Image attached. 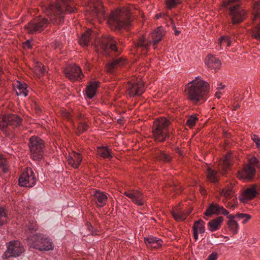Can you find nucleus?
Here are the masks:
<instances>
[{"instance_id": "nucleus-1", "label": "nucleus", "mask_w": 260, "mask_h": 260, "mask_svg": "<svg viewBox=\"0 0 260 260\" xmlns=\"http://www.w3.org/2000/svg\"><path fill=\"white\" fill-rule=\"evenodd\" d=\"M130 11L127 8H123L112 12L108 20L109 25L113 29L128 26L131 22Z\"/></svg>"}, {"instance_id": "nucleus-2", "label": "nucleus", "mask_w": 260, "mask_h": 260, "mask_svg": "<svg viewBox=\"0 0 260 260\" xmlns=\"http://www.w3.org/2000/svg\"><path fill=\"white\" fill-rule=\"evenodd\" d=\"M208 89V83L199 77H197L188 84L186 92L191 100L198 102L202 98Z\"/></svg>"}, {"instance_id": "nucleus-3", "label": "nucleus", "mask_w": 260, "mask_h": 260, "mask_svg": "<svg viewBox=\"0 0 260 260\" xmlns=\"http://www.w3.org/2000/svg\"><path fill=\"white\" fill-rule=\"evenodd\" d=\"M165 34L166 31L162 27H158L149 35L147 39L144 37L141 38L136 47L138 50L141 49L145 52L149 50L151 45L155 49Z\"/></svg>"}, {"instance_id": "nucleus-4", "label": "nucleus", "mask_w": 260, "mask_h": 260, "mask_svg": "<svg viewBox=\"0 0 260 260\" xmlns=\"http://www.w3.org/2000/svg\"><path fill=\"white\" fill-rule=\"evenodd\" d=\"M64 11L69 13L74 11L72 0H58L55 6H49L47 14L49 17L50 21L54 23L56 15H62Z\"/></svg>"}, {"instance_id": "nucleus-5", "label": "nucleus", "mask_w": 260, "mask_h": 260, "mask_svg": "<svg viewBox=\"0 0 260 260\" xmlns=\"http://www.w3.org/2000/svg\"><path fill=\"white\" fill-rule=\"evenodd\" d=\"M30 247L40 251H49L53 249L52 240L42 234H36L28 238Z\"/></svg>"}, {"instance_id": "nucleus-6", "label": "nucleus", "mask_w": 260, "mask_h": 260, "mask_svg": "<svg viewBox=\"0 0 260 260\" xmlns=\"http://www.w3.org/2000/svg\"><path fill=\"white\" fill-rule=\"evenodd\" d=\"M169 121L164 117H161L154 121L152 133L155 141L162 142L169 136Z\"/></svg>"}, {"instance_id": "nucleus-7", "label": "nucleus", "mask_w": 260, "mask_h": 260, "mask_svg": "<svg viewBox=\"0 0 260 260\" xmlns=\"http://www.w3.org/2000/svg\"><path fill=\"white\" fill-rule=\"evenodd\" d=\"M224 7H229L230 15L233 24L241 22L244 19L245 12L239 5V0H224Z\"/></svg>"}, {"instance_id": "nucleus-8", "label": "nucleus", "mask_w": 260, "mask_h": 260, "mask_svg": "<svg viewBox=\"0 0 260 260\" xmlns=\"http://www.w3.org/2000/svg\"><path fill=\"white\" fill-rule=\"evenodd\" d=\"M29 148L34 160H39L43 158L44 144L41 138L36 136L31 137L29 139Z\"/></svg>"}, {"instance_id": "nucleus-9", "label": "nucleus", "mask_w": 260, "mask_h": 260, "mask_svg": "<svg viewBox=\"0 0 260 260\" xmlns=\"http://www.w3.org/2000/svg\"><path fill=\"white\" fill-rule=\"evenodd\" d=\"M21 118L15 114L5 115L0 118V128L6 131L11 129L20 125Z\"/></svg>"}, {"instance_id": "nucleus-10", "label": "nucleus", "mask_w": 260, "mask_h": 260, "mask_svg": "<svg viewBox=\"0 0 260 260\" xmlns=\"http://www.w3.org/2000/svg\"><path fill=\"white\" fill-rule=\"evenodd\" d=\"M89 5L91 12H88L86 14L89 21H91L93 18L101 19L104 17L105 12L100 0H90Z\"/></svg>"}, {"instance_id": "nucleus-11", "label": "nucleus", "mask_w": 260, "mask_h": 260, "mask_svg": "<svg viewBox=\"0 0 260 260\" xmlns=\"http://www.w3.org/2000/svg\"><path fill=\"white\" fill-rule=\"evenodd\" d=\"M48 24L47 19L43 17L38 18L30 22L25 26V28L29 34H36L41 32Z\"/></svg>"}, {"instance_id": "nucleus-12", "label": "nucleus", "mask_w": 260, "mask_h": 260, "mask_svg": "<svg viewBox=\"0 0 260 260\" xmlns=\"http://www.w3.org/2000/svg\"><path fill=\"white\" fill-rule=\"evenodd\" d=\"M24 251V249L19 241H11L3 257L7 258L10 257H17L20 255Z\"/></svg>"}, {"instance_id": "nucleus-13", "label": "nucleus", "mask_w": 260, "mask_h": 260, "mask_svg": "<svg viewBox=\"0 0 260 260\" xmlns=\"http://www.w3.org/2000/svg\"><path fill=\"white\" fill-rule=\"evenodd\" d=\"M36 182V178L32 169L27 168L19 178V184L21 186L32 187Z\"/></svg>"}, {"instance_id": "nucleus-14", "label": "nucleus", "mask_w": 260, "mask_h": 260, "mask_svg": "<svg viewBox=\"0 0 260 260\" xmlns=\"http://www.w3.org/2000/svg\"><path fill=\"white\" fill-rule=\"evenodd\" d=\"M64 73L66 77L72 81H78L83 76L80 67L76 64L67 67L64 70Z\"/></svg>"}, {"instance_id": "nucleus-15", "label": "nucleus", "mask_w": 260, "mask_h": 260, "mask_svg": "<svg viewBox=\"0 0 260 260\" xmlns=\"http://www.w3.org/2000/svg\"><path fill=\"white\" fill-rule=\"evenodd\" d=\"M99 43L101 48L105 52L109 49L114 51H118L117 41L110 35L103 37Z\"/></svg>"}, {"instance_id": "nucleus-16", "label": "nucleus", "mask_w": 260, "mask_h": 260, "mask_svg": "<svg viewBox=\"0 0 260 260\" xmlns=\"http://www.w3.org/2000/svg\"><path fill=\"white\" fill-rule=\"evenodd\" d=\"M127 91L131 96L141 95L144 91V83L141 79H139L136 82L129 83Z\"/></svg>"}, {"instance_id": "nucleus-17", "label": "nucleus", "mask_w": 260, "mask_h": 260, "mask_svg": "<svg viewBox=\"0 0 260 260\" xmlns=\"http://www.w3.org/2000/svg\"><path fill=\"white\" fill-rule=\"evenodd\" d=\"M123 194L138 206H142L145 203L143 193L139 190H133L124 191Z\"/></svg>"}, {"instance_id": "nucleus-18", "label": "nucleus", "mask_w": 260, "mask_h": 260, "mask_svg": "<svg viewBox=\"0 0 260 260\" xmlns=\"http://www.w3.org/2000/svg\"><path fill=\"white\" fill-rule=\"evenodd\" d=\"M257 194L256 186L253 185L246 188L240 197V200L243 202H246L248 200L253 199Z\"/></svg>"}, {"instance_id": "nucleus-19", "label": "nucleus", "mask_w": 260, "mask_h": 260, "mask_svg": "<svg viewBox=\"0 0 260 260\" xmlns=\"http://www.w3.org/2000/svg\"><path fill=\"white\" fill-rule=\"evenodd\" d=\"M67 158L69 165L76 169L79 168L82 160L81 154L74 151L70 154Z\"/></svg>"}, {"instance_id": "nucleus-20", "label": "nucleus", "mask_w": 260, "mask_h": 260, "mask_svg": "<svg viewBox=\"0 0 260 260\" xmlns=\"http://www.w3.org/2000/svg\"><path fill=\"white\" fill-rule=\"evenodd\" d=\"M255 173V168L251 165H247L242 171L239 172L238 177L241 179H250L253 177Z\"/></svg>"}, {"instance_id": "nucleus-21", "label": "nucleus", "mask_w": 260, "mask_h": 260, "mask_svg": "<svg viewBox=\"0 0 260 260\" xmlns=\"http://www.w3.org/2000/svg\"><path fill=\"white\" fill-rule=\"evenodd\" d=\"M93 195L94 197V200L98 206L102 207L106 205L108 197L104 192L95 190L93 191Z\"/></svg>"}, {"instance_id": "nucleus-22", "label": "nucleus", "mask_w": 260, "mask_h": 260, "mask_svg": "<svg viewBox=\"0 0 260 260\" xmlns=\"http://www.w3.org/2000/svg\"><path fill=\"white\" fill-rule=\"evenodd\" d=\"M205 63L212 69H219L221 65L220 60L212 55H209L205 59Z\"/></svg>"}, {"instance_id": "nucleus-23", "label": "nucleus", "mask_w": 260, "mask_h": 260, "mask_svg": "<svg viewBox=\"0 0 260 260\" xmlns=\"http://www.w3.org/2000/svg\"><path fill=\"white\" fill-rule=\"evenodd\" d=\"M205 222L200 219L196 221L193 225V237L196 240L198 239L199 234H203L205 232Z\"/></svg>"}, {"instance_id": "nucleus-24", "label": "nucleus", "mask_w": 260, "mask_h": 260, "mask_svg": "<svg viewBox=\"0 0 260 260\" xmlns=\"http://www.w3.org/2000/svg\"><path fill=\"white\" fill-rule=\"evenodd\" d=\"M13 87L18 95H22L24 97L27 96V85L25 83L16 81L13 84Z\"/></svg>"}, {"instance_id": "nucleus-25", "label": "nucleus", "mask_w": 260, "mask_h": 260, "mask_svg": "<svg viewBox=\"0 0 260 260\" xmlns=\"http://www.w3.org/2000/svg\"><path fill=\"white\" fill-rule=\"evenodd\" d=\"M144 241L148 247L153 248H158L161 246L162 243L161 239L153 236L145 238Z\"/></svg>"}, {"instance_id": "nucleus-26", "label": "nucleus", "mask_w": 260, "mask_h": 260, "mask_svg": "<svg viewBox=\"0 0 260 260\" xmlns=\"http://www.w3.org/2000/svg\"><path fill=\"white\" fill-rule=\"evenodd\" d=\"M223 221V218L221 216L211 220L208 223V230L212 232L218 230Z\"/></svg>"}, {"instance_id": "nucleus-27", "label": "nucleus", "mask_w": 260, "mask_h": 260, "mask_svg": "<svg viewBox=\"0 0 260 260\" xmlns=\"http://www.w3.org/2000/svg\"><path fill=\"white\" fill-rule=\"evenodd\" d=\"M125 60L122 58L115 59L112 62L107 65V71L109 73H112L115 68L123 66L125 63Z\"/></svg>"}, {"instance_id": "nucleus-28", "label": "nucleus", "mask_w": 260, "mask_h": 260, "mask_svg": "<svg viewBox=\"0 0 260 260\" xmlns=\"http://www.w3.org/2000/svg\"><path fill=\"white\" fill-rule=\"evenodd\" d=\"M231 157V154L229 153L226 154L223 159L220 160L219 170H222V174L225 173L230 166V159Z\"/></svg>"}, {"instance_id": "nucleus-29", "label": "nucleus", "mask_w": 260, "mask_h": 260, "mask_svg": "<svg viewBox=\"0 0 260 260\" xmlns=\"http://www.w3.org/2000/svg\"><path fill=\"white\" fill-rule=\"evenodd\" d=\"M98 82H92L86 88V94L88 98L92 99L95 94L96 88L98 86Z\"/></svg>"}, {"instance_id": "nucleus-30", "label": "nucleus", "mask_w": 260, "mask_h": 260, "mask_svg": "<svg viewBox=\"0 0 260 260\" xmlns=\"http://www.w3.org/2000/svg\"><path fill=\"white\" fill-rule=\"evenodd\" d=\"M98 154L104 158H110L112 157L111 150L107 147L102 146L98 148Z\"/></svg>"}, {"instance_id": "nucleus-31", "label": "nucleus", "mask_w": 260, "mask_h": 260, "mask_svg": "<svg viewBox=\"0 0 260 260\" xmlns=\"http://www.w3.org/2000/svg\"><path fill=\"white\" fill-rule=\"evenodd\" d=\"M220 194L221 196L224 198V199L222 200V202L223 203H226L228 200L232 198L234 192L231 187L224 188L220 190Z\"/></svg>"}, {"instance_id": "nucleus-32", "label": "nucleus", "mask_w": 260, "mask_h": 260, "mask_svg": "<svg viewBox=\"0 0 260 260\" xmlns=\"http://www.w3.org/2000/svg\"><path fill=\"white\" fill-rule=\"evenodd\" d=\"M220 207V206L217 204H211L207 208L205 213V215L206 216H209L214 214H219V210Z\"/></svg>"}, {"instance_id": "nucleus-33", "label": "nucleus", "mask_w": 260, "mask_h": 260, "mask_svg": "<svg viewBox=\"0 0 260 260\" xmlns=\"http://www.w3.org/2000/svg\"><path fill=\"white\" fill-rule=\"evenodd\" d=\"M218 44L220 48L223 49L231 45V40L228 37L222 36L219 39Z\"/></svg>"}, {"instance_id": "nucleus-34", "label": "nucleus", "mask_w": 260, "mask_h": 260, "mask_svg": "<svg viewBox=\"0 0 260 260\" xmlns=\"http://www.w3.org/2000/svg\"><path fill=\"white\" fill-rule=\"evenodd\" d=\"M90 31V30H88L80 38L79 43L81 46H86L88 44L89 37L91 35Z\"/></svg>"}, {"instance_id": "nucleus-35", "label": "nucleus", "mask_w": 260, "mask_h": 260, "mask_svg": "<svg viewBox=\"0 0 260 260\" xmlns=\"http://www.w3.org/2000/svg\"><path fill=\"white\" fill-rule=\"evenodd\" d=\"M255 26L251 30V36L256 40H260V22L256 24L254 22Z\"/></svg>"}, {"instance_id": "nucleus-36", "label": "nucleus", "mask_w": 260, "mask_h": 260, "mask_svg": "<svg viewBox=\"0 0 260 260\" xmlns=\"http://www.w3.org/2000/svg\"><path fill=\"white\" fill-rule=\"evenodd\" d=\"M207 178L211 182H216L218 180L216 172L208 168L207 169Z\"/></svg>"}, {"instance_id": "nucleus-37", "label": "nucleus", "mask_w": 260, "mask_h": 260, "mask_svg": "<svg viewBox=\"0 0 260 260\" xmlns=\"http://www.w3.org/2000/svg\"><path fill=\"white\" fill-rule=\"evenodd\" d=\"M260 18V1L255 3L253 7V21Z\"/></svg>"}, {"instance_id": "nucleus-38", "label": "nucleus", "mask_w": 260, "mask_h": 260, "mask_svg": "<svg viewBox=\"0 0 260 260\" xmlns=\"http://www.w3.org/2000/svg\"><path fill=\"white\" fill-rule=\"evenodd\" d=\"M228 225L233 234H236L237 233L239 228L237 222L234 220H230L228 222Z\"/></svg>"}, {"instance_id": "nucleus-39", "label": "nucleus", "mask_w": 260, "mask_h": 260, "mask_svg": "<svg viewBox=\"0 0 260 260\" xmlns=\"http://www.w3.org/2000/svg\"><path fill=\"white\" fill-rule=\"evenodd\" d=\"M0 168L4 173H7L9 169V166L7 159L3 158V156L0 154Z\"/></svg>"}, {"instance_id": "nucleus-40", "label": "nucleus", "mask_w": 260, "mask_h": 260, "mask_svg": "<svg viewBox=\"0 0 260 260\" xmlns=\"http://www.w3.org/2000/svg\"><path fill=\"white\" fill-rule=\"evenodd\" d=\"M172 215L174 219L177 221H183L185 219L186 215L181 211L172 212Z\"/></svg>"}, {"instance_id": "nucleus-41", "label": "nucleus", "mask_w": 260, "mask_h": 260, "mask_svg": "<svg viewBox=\"0 0 260 260\" xmlns=\"http://www.w3.org/2000/svg\"><path fill=\"white\" fill-rule=\"evenodd\" d=\"M8 215L6 210L3 207H0V225L4 224L7 221Z\"/></svg>"}, {"instance_id": "nucleus-42", "label": "nucleus", "mask_w": 260, "mask_h": 260, "mask_svg": "<svg viewBox=\"0 0 260 260\" xmlns=\"http://www.w3.org/2000/svg\"><path fill=\"white\" fill-rule=\"evenodd\" d=\"M35 72L39 76L44 75L45 72L44 66L41 63L38 62L35 67Z\"/></svg>"}, {"instance_id": "nucleus-43", "label": "nucleus", "mask_w": 260, "mask_h": 260, "mask_svg": "<svg viewBox=\"0 0 260 260\" xmlns=\"http://www.w3.org/2000/svg\"><path fill=\"white\" fill-rule=\"evenodd\" d=\"M198 121V118L195 115H191L188 117L186 122V125L191 128L194 126Z\"/></svg>"}, {"instance_id": "nucleus-44", "label": "nucleus", "mask_w": 260, "mask_h": 260, "mask_svg": "<svg viewBox=\"0 0 260 260\" xmlns=\"http://www.w3.org/2000/svg\"><path fill=\"white\" fill-rule=\"evenodd\" d=\"M88 127L86 120H82L79 122L78 129L79 133H82L86 130Z\"/></svg>"}, {"instance_id": "nucleus-45", "label": "nucleus", "mask_w": 260, "mask_h": 260, "mask_svg": "<svg viewBox=\"0 0 260 260\" xmlns=\"http://www.w3.org/2000/svg\"><path fill=\"white\" fill-rule=\"evenodd\" d=\"M182 1V0H167V7L169 9H171L176 6L177 4L181 3Z\"/></svg>"}, {"instance_id": "nucleus-46", "label": "nucleus", "mask_w": 260, "mask_h": 260, "mask_svg": "<svg viewBox=\"0 0 260 260\" xmlns=\"http://www.w3.org/2000/svg\"><path fill=\"white\" fill-rule=\"evenodd\" d=\"M158 158L159 159L166 161L168 162L170 161L171 157L169 155H168L167 153H165L164 152H161L159 154V155L158 156Z\"/></svg>"}, {"instance_id": "nucleus-47", "label": "nucleus", "mask_w": 260, "mask_h": 260, "mask_svg": "<svg viewBox=\"0 0 260 260\" xmlns=\"http://www.w3.org/2000/svg\"><path fill=\"white\" fill-rule=\"evenodd\" d=\"M257 163H258L257 159L255 157H252L249 158V163L248 165L253 166L255 168V167H258Z\"/></svg>"}, {"instance_id": "nucleus-48", "label": "nucleus", "mask_w": 260, "mask_h": 260, "mask_svg": "<svg viewBox=\"0 0 260 260\" xmlns=\"http://www.w3.org/2000/svg\"><path fill=\"white\" fill-rule=\"evenodd\" d=\"M251 139L255 143L257 147L260 148V138L255 135L251 136Z\"/></svg>"}, {"instance_id": "nucleus-49", "label": "nucleus", "mask_w": 260, "mask_h": 260, "mask_svg": "<svg viewBox=\"0 0 260 260\" xmlns=\"http://www.w3.org/2000/svg\"><path fill=\"white\" fill-rule=\"evenodd\" d=\"M226 207L230 209H234L237 206L235 200H234L233 202H231L230 201L226 202Z\"/></svg>"}, {"instance_id": "nucleus-50", "label": "nucleus", "mask_w": 260, "mask_h": 260, "mask_svg": "<svg viewBox=\"0 0 260 260\" xmlns=\"http://www.w3.org/2000/svg\"><path fill=\"white\" fill-rule=\"evenodd\" d=\"M246 217H247L248 218H251V216L249 215L246 214H243V213L237 214V218H238L239 219V220H240V219H243L245 218Z\"/></svg>"}, {"instance_id": "nucleus-51", "label": "nucleus", "mask_w": 260, "mask_h": 260, "mask_svg": "<svg viewBox=\"0 0 260 260\" xmlns=\"http://www.w3.org/2000/svg\"><path fill=\"white\" fill-rule=\"evenodd\" d=\"M229 212L225 209L222 206H220L219 210V214H223L224 215H228Z\"/></svg>"}, {"instance_id": "nucleus-52", "label": "nucleus", "mask_w": 260, "mask_h": 260, "mask_svg": "<svg viewBox=\"0 0 260 260\" xmlns=\"http://www.w3.org/2000/svg\"><path fill=\"white\" fill-rule=\"evenodd\" d=\"M217 258V254L216 252H212L208 256L207 260H216Z\"/></svg>"}, {"instance_id": "nucleus-53", "label": "nucleus", "mask_w": 260, "mask_h": 260, "mask_svg": "<svg viewBox=\"0 0 260 260\" xmlns=\"http://www.w3.org/2000/svg\"><path fill=\"white\" fill-rule=\"evenodd\" d=\"M31 47V44H30V41L27 40L23 43V47L25 49H29Z\"/></svg>"}, {"instance_id": "nucleus-54", "label": "nucleus", "mask_w": 260, "mask_h": 260, "mask_svg": "<svg viewBox=\"0 0 260 260\" xmlns=\"http://www.w3.org/2000/svg\"><path fill=\"white\" fill-rule=\"evenodd\" d=\"M172 27H173V29L174 30L175 35L176 36H178L180 34V31L176 29V26H175L174 23H172Z\"/></svg>"}, {"instance_id": "nucleus-55", "label": "nucleus", "mask_w": 260, "mask_h": 260, "mask_svg": "<svg viewBox=\"0 0 260 260\" xmlns=\"http://www.w3.org/2000/svg\"><path fill=\"white\" fill-rule=\"evenodd\" d=\"M237 214H230L228 216V218L230 220H233L234 218H237Z\"/></svg>"}, {"instance_id": "nucleus-56", "label": "nucleus", "mask_w": 260, "mask_h": 260, "mask_svg": "<svg viewBox=\"0 0 260 260\" xmlns=\"http://www.w3.org/2000/svg\"><path fill=\"white\" fill-rule=\"evenodd\" d=\"M221 94V91L218 90L215 93V96L217 99H219Z\"/></svg>"}, {"instance_id": "nucleus-57", "label": "nucleus", "mask_w": 260, "mask_h": 260, "mask_svg": "<svg viewBox=\"0 0 260 260\" xmlns=\"http://www.w3.org/2000/svg\"><path fill=\"white\" fill-rule=\"evenodd\" d=\"M224 88V85H222L221 84H220L218 85V87L217 88L218 90L221 91V90L223 89Z\"/></svg>"}, {"instance_id": "nucleus-58", "label": "nucleus", "mask_w": 260, "mask_h": 260, "mask_svg": "<svg viewBox=\"0 0 260 260\" xmlns=\"http://www.w3.org/2000/svg\"><path fill=\"white\" fill-rule=\"evenodd\" d=\"M28 229L30 231L34 230H35V225H34L33 224H30L28 225Z\"/></svg>"}, {"instance_id": "nucleus-59", "label": "nucleus", "mask_w": 260, "mask_h": 260, "mask_svg": "<svg viewBox=\"0 0 260 260\" xmlns=\"http://www.w3.org/2000/svg\"><path fill=\"white\" fill-rule=\"evenodd\" d=\"M250 218H248L247 217H246L245 218H244L243 221H242V223H245Z\"/></svg>"}, {"instance_id": "nucleus-60", "label": "nucleus", "mask_w": 260, "mask_h": 260, "mask_svg": "<svg viewBox=\"0 0 260 260\" xmlns=\"http://www.w3.org/2000/svg\"><path fill=\"white\" fill-rule=\"evenodd\" d=\"M156 19H158L161 17V15L160 14H157L155 16Z\"/></svg>"}, {"instance_id": "nucleus-61", "label": "nucleus", "mask_w": 260, "mask_h": 260, "mask_svg": "<svg viewBox=\"0 0 260 260\" xmlns=\"http://www.w3.org/2000/svg\"><path fill=\"white\" fill-rule=\"evenodd\" d=\"M64 116H66L68 119L70 118V115L69 114H67V115L66 114L64 115Z\"/></svg>"}]
</instances>
